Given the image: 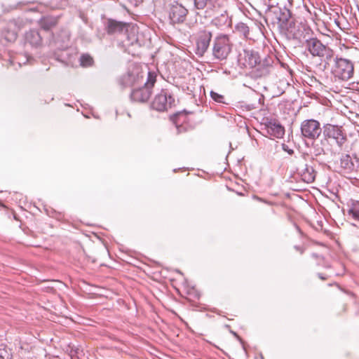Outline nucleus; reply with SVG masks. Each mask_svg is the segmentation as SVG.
Returning <instances> with one entry per match:
<instances>
[{"label":"nucleus","instance_id":"ddd939ff","mask_svg":"<svg viewBox=\"0 0 359 359\" xmlns=\"http://www.w3.org/2000/svg\"><path fill=\"white\" fill-rule=\"evenodd\" d=\"M118 83L122 88L133 87L143 83V76L138 72H128L118 79Z\"/></svg>","mask_w":359,"mask_h":359},{"label":"nucleus","instance_id":"20e7f679","mask_svg":"<svg viewBox=\"0 0 359 359\" xmlns=\"http://www.w3.org/2000/svg\"><path fill=\"white\" fill-rule=\"evenodd\" d=\"M232 43L226 34L217 36L212 41V54L214 59L218 60H226L231 52Z\"/></svg>","mask_w":359,"mask_h":359},{"label":"nucleus","instance_id":"9b49d317","mask_svg":"<svg viewBox=\"0 0 359 359\" xmlns=\"http://www.w3.org/2000/svg\"><path fill=\"white\" fill-rule=\"evenodd\" d=\"M305 47L313 57H318L330 48L328 46L323 44L321 41L316 37H311L306 39Z\"/></svg>","mask_w":359,"mask_h":359},{"label":"nucleus","instance_id":"2f4dec72","mask_svg":"<svg viewBox=\"0 0 359 359\" xmlns=\"http://www.w3.org/2000/svg\"><path fill=\"white\" fill-rule=\"evenodd\" d=\"M322 153L324 154V150L323 148H318L315 151V154L316 156L320 155Z\"/></svg>","mask_w":359,"mask_h":359},{"label":"nucleus","instance_id":"7ed1b4c3","mask_svg":"<svg viewBox=\"0 0 359 359\" xmlns=\"http://www.w3.org/2000/svg\"><path fill=\"white\" fill-rule=\"evenodd\" d=\"M156 81L155 72H149L147 81L140 87H135L130 93V99L136 102H146L152 94V88Z\"/></svg>","mask_w":359,"mask_h":359},{"label":"nucleus","instance_id":"412c9836","mask_svg":"<svg viewBox=\"0 0 359 359\" xmlns=\"http://www.w3.org/2000/svg\"><path fill=\"white\" fill-rule=\"evenodd\" d=\"M57 21V17L45 16L41 18L39 25L43 29L48 31L56 26Z\"/></svg>","mask_w":359,"mask_h":359},{"label":"nucleus","instance_id":"f03ea898","mask_svg":"<svg viewBox=\"0 0 359 359\" xmlns=\"http://www.w3.org/2000/svg\"><path fill=\"white\" fill-rule=\"evenodd\" d=\"M331 73L335 81H347L354 75V64L351 60L336 56Z\"/></svg>","mask_w":359,"mask_h":359},{"label":"nucleus","instance_id":"39448f33","mask_svg":"<svg viewBox=\"0 0 359 359\" xmlns=\"http://www.w3.org/2000/svg\"><path fill=\"white\" fill-rule=\"evenodd\" d=\"M323 135L325 140H333L341 148L347 141L346 133L341 126L326 123L323 126Z\"/></svg>","mask_w":359,"mask_h":359},{"label":"nucleus","instance_id":"dca6fc26","mask_svg":"<svg viewBox=\"0 0 359 359\" xmlns=\"http://www.w3.org/2000/svg\"><path fill=\"white\" fill-rule=\"evenodd\" d=\"M218 0H194V8L197 10L206 9L205 12L210 14L215 11V8L219 6Z\"/></svg>","mask_w":359,"mask_h":359},{"label":"nucleus","instance_id":"b1692460","mask_svg":"<svg viewBox=\"0 0 359 359\" xmlns=\"http://www.w3.org/2000/svg\"><path fill=\"white\" fill-rule=\"evenodd\" d=\"M235 29L245 38L249 37L250 29L246 24L243 22H239L235 26Z\"/></svg>","mask_w":359,"mask_h":359},{"label":"nucleus","instance_id":"9d476101","mask_svg":"<svg viewBox=\"0 0 359 359\" xmlns=\"http://www.w3.org/2000/svg\"><path fill=\"white\" fill-rule=\"evenodd\" d=\"M187 14L188 10L182 6V4H179L177 1H175L170 4L169 18L173 24L184 22Z\"/></svg>","mask_w":359,"mask_h":359},{"label":"nucleus","instance_id":"aec40b11","mask_svg":"<svg viewBox=\"0 0 359 359\" xmlns=\"http://www.w3.org/2000/svg\"><path fill=\"white\" fill-rule=\"evenodd\" d=\"M25 42L32 46L39 47L42 44V37L39 31L32 29L26 32Z\"/></svg>","mask_w":359,"mask_h":359},{"label":"nucleus","instance_id":"393cba45","mask_svg":"<svg viewBox=\"0 0 359 359\" xmlns=\"http://www.w3.org/2000/svg\"><path fill=\"white\" fill-rule=\"evenodd\" d=\"M93 63V57L88 55V54H83L80 57V65L82 67H90Z\"/></svg>","mask_w":359,"mask_h":359},{"label":"nucleus","instance_id":"cd10ccee","mask_svg":"<svg viewBox=\"0 0 359 359\" xmlns=\"http://www.w3.org/2000/svg\"><path fill=\"white\" fill-rule=\"evenodd\" d=\"M348 213L349 215H351L353 218L359 220V208L353 205L348 210Z\"/></svg>","mask_w":359,"mask_h":359},{"label":"nucleus","instance_id":"473e14b6","mask_svg":"<svg viewBox=\"0 0 359 359\" xmlns=\"http://www.w3.org/2000/svg\"><path fill=\"white\" fill-rule=\"evenodd\" d=\"M318 276L320 279L325 280L327 278V277L325 276L323 273H318Z\"/></svg>","mask_w":359,"mask_h":359},{"label":"nucleus","instance_id":"c9c22d12","mask_svg":"<svg viewBox=\"0 0 359 359\" xmlns=\"http://www.w3.org/2000/svg\"><path fill=\"white\" fill-rule=\"evenodd\" d=\"M312 257H314L315 259H319V258H323L321 256L317 255V254H312Z\"/></svg>","mask_w":359,"mask_h":359},{"label":"nucleus","instance_id":"c756f323","mask_svg":"<svg viewBox=\"0 0 359 359\" xmlns=\"http://www.w3.org/2000/svg\"><path fill=\"white\" fill-rule=\"evenodd\" d=\"M134 41L137 42V39H135V38L133 36V39L131 40V39H130V36H129V35H128V36H127V41H123V43H124V46H130V45H133Z\"/></svg>","mask_w":359,"mask_h":359},{"label":"nucleus","instance_id":"72a5a7b5","mask_svg":"<svg viewBox=\"0 0 359 359\" xmlns=\"http://www.w3.org/2000/svg\"><path fill=\"white\" fill-rule=\"evenodd\" d=\"M31 3H32L31 1H20L18 3V5L19 6H25V5H28Z\"/></svg>","mask_w":359,"mask_h":359},{"label":"nucleus","instance_id":"4468645a","mask_svg":"<svg viewBox=\"0 0 359 359\" xmlns=\"http://www.w3.org/2000/svg\"><path fill=\"white\" fill-rule=\"evenodd\" d=\"M297 172L301 179L306 183L313 182L316 177V171L313 166L308 163L302 164L297 168Z\"/></svg>","mask_w":359,"mask_h":359},{"label":"nucleus","instance_id":"6e6552de","mask_svg":"<svg viewBox=\"0 0 359 359\" xmlns=\"http://www.w3.org/2000/svg\"><path fill=\"white\" fill-rule=\"evenodd\" d=\"M273 59L271 56H266L264 58H260L259 62H257L256 66L252 67L250 72L252 77L259 79L265 77L271 74L273 70Z\"/></svg>","mask_w":359,"mask_h":359},{"label":"nucleus","instance_id":"7c9ffc66","mask_svg":"<svg viewBox=\"0 0 359 359\" xmlns=\"http://www.w3.org/2000/svg\"><path fill=\"white\" fill-rule=\"evenodd\" d=\"M62 34H63V36H64V39H62V42H65L66 41H69V36L68 34V33L65 31H62Z\"/></svg>","mask_w":359,"mask_h":359},{"label":"nucleus","instance_id":"f3484780","mask_svg":"<svg viewBox=\"0 0 359 359\" xmlns=\"http://www.w3.org/2000/svg\"><path fill=\"white\" fill-rule=\"evenodd\" d=\"M319 58L320 60L319 65L323 69V70H331V62H335L336 56L334 55V51L331 48H330L327 50L325 51V53L321 55Z\"/></svg>","mask_w":359,"mask_h":359},{"label":"nucleus","instance_id":"1a4fd4ad","mask_svg":"<svg viewBox=\"0 0 359 359\" xmlns=\"http://www.w3.org/2000/svg\"><path fill=\"white\" fill-rule=\"evenodd\" d=\"M212 32L208 30H201L198 32L196 39V54L203 56L208 50L212 39Z\"/></svg>","mask_w":359,"mask_h":359},{"label":"nucleus","instance_id":"423d86ee","mask_svg":"<svg viewBox=\"0 0 359 359\" xmlns=\"http://www.w3.org/2000/svg\"><path fill=\"white\" fill-rule=\"evenodd\" d=\"M300 130L302 137L311 141L317 140L323 133L320 122L313 118L303 121Z\"/></svg>","mask_w":359,"mask_h":359},{"label":"nucleus","instance_id":"c85d7f7f","mask_svg":"<svg viewBox=\"0 0 359 359\" xmlns=\"http://www.w3.org/2000/svg\"><path fill=\"white\" fill-rule=\"evenodd\" d=\"M54 1H57V0H53L52 8L53 9L62 8L63 6H65L66 5L65 0H61L59 4H53Z\"/></svg>","mask_w":359,"mask_h":359},{"label":"nucleus","instance_id":"f8f14e48","mask_svg":"<svg viewBox=\"0 0 359 359\" xmlns=\"http://www.w3.org/2000/svg\"><path fill=\"white\" fill-rule=\"evenodd\" d=\"M260 58L259 52L250 48H245L239 55V62L244 67L249 68L256 66Z\"/></svg>","mask_w":359,"mask_h":359},{"label":"nucleus","instance_id":"a211bd4d","mask_svg":"<svg viewBox=\"0 0 359 359\" xmlns=\"http://www.w3.org/2000/svg\"><path fill=\"white\" fill-rule=\"evenodd\" d=\"M266 129L269 135L276 138H281L285 133L284 127L275 121H269L266 124Z\"/></svg>","mask_w":359,"mask_h":359},{"label":"nucleus","instance_id":"5701e85b","mask_svg":"<svg viewBox=\"0 0 359 359\" xmlns=\"http://www.w3.org/2000/svg\"><path fill=\"white\" fill-rule=\"evenodd\" d=\"M186 118H187V114L184 112L177 113L172 117V120L173 123H175V125L176 126V127L180 133L182 131L181 130V128H182L181 124L184 121H185Z\"/></svg>","mask_w":359,"mask_h":359},{"label":"nucleus","instance_id":"6ab92c4d","mask_svg":"<svg viewBox=\"0 0 359 359\" xmlns=\"http://www.w3.org/2000/svg\"><path fill=\"white\" fill-rule=\"evenodd\" d=\"M21 27L22 21L12 19L7 22L6 27H5L4 29L9 34L11 39H15L18 32L20 30Z\"/></svg>","mask_w":359,"mask_h":359},{"label":"nucleus","instance_id":"f257e3e1","mask_svg":"<svg viewBox=\"0 0 359 359\" xmlns=\"http://www.w3.org/2000/svg\"><path fill=\"white\" fill-rule=\"evenodd\" d=\"M277 25L288 39H298L301 34L294 17L286 7L270 6L266 11V21Z\"/></svg>","mask_w":359,"mask_h":359},{"label":"nucleus","instance_id":"a878e982","mask_svg":"<svg viewBox=\"0 0 359 359\" xmlns=\"http://www.w3.org/2000/svg\"><path fill=\"white\" fill-rule=\"evenodd\" d=\"M0 359H12V353L4 344L0 345Z\"/></svg>","mask_w":359,"mask_h":359},{"label":"nucleus","instance_id":"f704fd0d","mask_svg":"<svg viewBox=\"0 0 359 359\" xmlns=\"http://www.w3.org/2000/svg\"><path fill=\"white\" fill-rule=\"evenodd\" d=\"M285 144H283V149H284V150H285V151H286L289 154H292L294 153V151H293L292 149H286L285 148Z\"/></svg>","mask_w":359,"mask_h":359},{"label":"nucleus","instance_id":"bb28decb","mask_svg":"<svg viewBox=\"0 0 359 359\" xmlns=\"http://www.w3.org/2000/svg\"><path fill=\"white\" fill-rule=\"evenodd\" d=\"M210 97L211 98L216 102L220 103V104H228L226 102V99L224 95H220L213 90L210 91Z\"/></svg>","mask_w":359,"mask_h":359},{"label":"nucleus","instance_id":"4c0bfd02","mask_svg":"<svg viewBox=\"0 0 359 359\" xmlns=\"http://www.w3.org/2000/svg\"><path fill=\"white\" fill-rule=\"evenodd\" d=\"M215 21H216V19L215 18V19L213 20V22H214V23H215Z\"/></svg>","mask_w":359,"mask_h":359},{"label":"nucleus","instance_id":"2eb2a0df","mask_svg":"<svg viewBox=\"0 0 359 359\" xmlns=\"http://www.w3.org/2000/svg\"><path fill=\"white\" fill-rule=\"evenodd\" d=\"M104 29L109 35L122 34L124 30H127L126 23L113 19H108L106 21Z\"/></svg>","mask_w":359,"mask_h":359},{"label":"nucleus","instance_id":"4be33fe9","mask_svg":"<svg viewBox=\"0 0 359 359\" xmlns=\"http://www.w3.org/2000/svg\"><path fill=\"white\" fill-rule=\"evenodd\" d=\"M340 163L341 168L348 171H354L357 170L356 166L352 161L351 157L348 154L344 155L341 157Z\"/></svg>","mask_w":359,"mask_h":359},{"label":"nucleus","instance_id":"e433bc0d","mask_svg":"<svg viewBox=\"0 0 359 359\" xmlns=\"http://www.w3.org/2000/svg\"><path fill=\"white\" fill-rule=\"evenodd\" d=\"M55 41L56 42H58L59 41V39L57 38L55 39Z\"/></svg>","mask_w":359,"mask_h":359},{"label":"nucleus","instance_id":"0eeeda50","mask_svg":"<svg viewBox=\"0 0 359 359\" xmlns=\"http://www.w3.org/2000/svg\"><path fill=\"white\" fill-rule=\"evenodd\" d=\"M175 105V97L171 93L166 89L161 90V91L155 96L151 104L152 108L159 111H167Z\"/></svg>","mask_w":359,"mask_h":359}]
</instances>
